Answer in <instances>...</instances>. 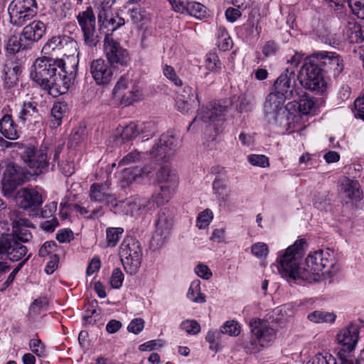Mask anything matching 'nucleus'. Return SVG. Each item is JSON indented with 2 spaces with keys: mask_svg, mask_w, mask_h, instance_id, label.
Here are the masks:
<instances>
[{
  "mask_svg": "<svg viewBox=\"0 0 364 364\" xmlns=\"http://www.w3.org/2000/svg\"><path fill=\"white\" fill-rule=\"evenodd\" d=\"M287 100L282 94L270 92L266 97L264 105V113L269 123L282 125L284 122L287 131L292 133L296 131L295 123L300 120V117L291 115L284 106Z\"/></svg>",
  "mask_w": 364,
  "mask_h": 364,
  "instance_id": "1",
  "label": "nucleus"
},
{
  "mask_svg": "<svg viewBox=\"0 0 364 364\" xmlns=\"http://www.w3.org/2000/svg\"><path fill=\"white\" fill-rule=\"evenodd\" d=\"M306 247V240L299 239L280 255L279 271L282 277L293 280L301 279L300 276L303 272L301 259Z\"/></svg>",
  "mask_w": 364,
  "mask_h": 364,
  "instance_id": "2",
  "label": "nucleus"
},
{
  "mask_svg": "<svg viewBox=\"0 0 364 364\" xmlns=\"http://www.w3.org/2000/svg\"><path fill=\"white\" fill-rule=\"evenodd\" d=\"M335 264V259L329 250H319L309 254L303 264L301 279L309 282L318 281L320 272L331 274Z\"/></svg>",
  "mask_w": 364,
  "mask_h": 364,
  "instance_id": "3",
  "label": "nucleus"
},
{
  "mask_svg": "<svg viewBox=\"0 0 364 364\" xmlns=\"http://www.w3.org/2000/svg\"><path fill=\"white\" fill-rule=\"evenodd\" d=\"M65 60L44 56L37 58L31 70V79L43 90L49 87V83L55 73L66 63Z\"/></svg>",
  "mask_w": 364,
  "mask_h": 364,
  "instance_id": "4",
  "label": "nucleus"
},
{
  "mask_svg": "<svg viewBox=\"0 0 364 364\" xmlns=\"http://www.w3.org/2000/svg\"><path fill=\"white\" fill-rule=\"evenodd\" d=\"M119 255L127 273L133 275L139 269L142 259L140 242L132 236L126 237L119 250Z\"/></svg>",
  "mask_w": 364,
  "mask_h": 364,
  "instance_id": "5",
  "label": "nucleus"
},
{
  "mask_svg": "<svg viewBox=\"0 0 364 364\" xmlns=\"http://www.w3.org/2000/svg\"><path fill=\"white\" fill-rule=\"evenodd\" d=\"M323 73L318 63L313 62L309 56L299 71L297 79L304 88L323 93L326 87Z\"/></svg>",
  "mask_w": 364,
  "mask_h": 364,
  "instance_id": "6",
  "label": "nucleus"
},
{
  "mask_svg": "<svg viewBox=\"0 0 364 364\" xmlns=\"http://www.w3.org/2000/svg\"><path fill=\"white\" fill-rule=\"evenodd\" d=\"M77 61L73 59V62H67L60 70L55 73L53 80L49 83V87L45 90L53 95L58 97L65 94L70 86L73 85L77 72Z\"/></svg>",
  "mask_w": 364,
  "mask_h": 364,
  "instance_id": "7",
  "label": "nucleus"
},
{
  "mask_svg": "<svg viewBox=\"0 0 364 364\" xmlns=\"http://www.w3.org/2000/svg\"><path fill=\"white\" fill-rule=\"evenodd\" d=\"M30 173L21 166L10 163L3 173L1 188L4 196L12 197L17 188L29 180Z\"/></svg>",
  "mask_w": 364,
  "mask_h": 364,
  "instance_id": "8",
  "label": "nucleus"
},
{
  "mask_svg": "<svg viewBox=\"0 0 364 364\" xmlns=\"http://www.w3.org/2000/svg\"><path fill=\"white\" fill-rule=\"evenodd\" d=\"M11 24L21 26L37 14L36 0H13L8 8Z\"/></svg>",
  "mask_w": 364,
  "mask_h": 364,
  "instance_id": "9",
  "label": "nucleus"
},
{
  "mask_svg": "<svg viewBox=\"0 0 364 364\" xmlns=\"http://www.w3.org/2000/svg\"><path fill=\"white\" fill-rule=\"evenodd\" d=\"M21 159L33 171L35 175H39L48 170L50 163L46 148L38 149L33 146H28L23 151Z\"/></svg>",
  "mask_w": 364,
  "mask_h": 364,
  "instance_id": "10",
  "label": "nucleus"
},
{
  "mask_svg": "<svg viewBox=\"0 0 364 364\" xmlns=\"http://www.w3.org/2000/svg\"><path fill=\"white\" fill-rule=\"evenodd\" d=\"M311 60L318 63L323 73L333 77L338 76L344 68L343 59L335 52H317L311 55Z\"/></svg>",
  "mask_w": 364,
  "mask_h": 364,
  "instance_id": "11",
  "label": "nucleus"
},
{
  "mask_svg": "<svg viewBox=\"0 0 364 364\" xmlns=\"http://www.w3.org/2000/svg\"><path fill=\"white\" fill-rule=\"evenodd\" d=\"M173 225V214L171 210L167 208L161 209L157 215L151 245L156 247H161L169 237Z\"/></svg>",
  "mask_w": 364,
  "mask_h": 364,
  "instance_id": "12",
  "label": "nucleus"
},
{
  "mask_svg": "<svg viewBox=\"0 0 364 364\" xmlns=\"http://www.w3.org/2000/svg\"><path fill=\"white\" fill-rule=\"evenodd\" d=\"M105 53L108 63L113 68L127 66L130 58L128 51L114 41L109 33H106L104 39Z\"/></svg>",
  "mask_w": 364,
  "mask_h": 364,
  "instance_id": "13",
  "label": "nucleus"
},
{
  "mask_svg": "<svg viewBox=\"0 0 364 364\" xmlns=\"http://www.w3.org/2000/svg\"><path fill=\"white\" fill-rule=\"evenodd\" d=\"M300 88L296 82L295 70L288 67L276 80L272 92L282 94L286 100H291L299 95Z\"/></svg>",
  "mask_w": 364,
  "mask_h": 364,
  "instance_id": "14",
  "label": "nucleus"
},
{
  "mask_svg": "<svg viewBox=\"0 0 364 364\" xmlns=\"http://www.w3.org/2000/svg\"><path fill=\"white\" fill-rule=\"evenodd\" d=\"M28 248L16 240L13 235H3L0 237V259L11 262L20 261L26 255Z\"/></svg>",
  "mask_w": 364,
  "mask_h": 364,
  "instance_id": "15",
  "label": "nucleus"
},
{
  "mask_svg": "<svg viewBox=\"0 0 364 364\" xmlns=\"http://www.w3.org/2000/svg\"><path fill=\"white\" fill-rule=\"evenodd\" d=\"M179 144V139L173 134H164L153 146L150 154L153 157H159L160 159L166 161L176 153Z\"/></svg>",
  "mask_w": 364,
  "mask_h": 364,
  "instance_id": "16",
  "label": "nucleus"
},
{
  "mask_svg": "<svg viewBox=\"0 0 364 364\" xmlns=\"http://www.w3.org/2000/svg\"><path fill=\"white\" fill-rule=\"evenodd\" d=\"M359 333L360 326L354 322L343 328L337 335L338 342L341 346L339 351L348 353L353 351L359 339Z\"/></svg>",
  "mask_w": 364,
  "mask_h": 364,
  "instance_id": "17",
  "label": "nucleus"
},
{
  "mask_svg": "<svg viewBox=\"0 0 364 364\" xmlns=\"http://www.w3.org/2000/svg\"><path fill=\"white\" fill-rule=\"evenodd\" d=\"M113 67L102 58L92 61L90 67L92 77L97 85H107L113 79Z\"/></svg>",
  "mask_w": 364,
  "mask_h": 364,
  "instance_id": "18",
  "label": "nucleus"
},
{
  "mask_svg": "<svg viewBox=\"0 0 364 364\" xmlns=\"http://www.w3.org/2000/svg\"><path fill=\"white\" fill-rule=\"evenodd\" d=\"M16 205L24 210H36L43 203L41 194L36 189L23 188L18 191L14 197Z\"/></svg>",
  "mask_w": 364,
  "mask_h": 364,
  "instance_id": "19",
  "label": "nucleus"
},
{
  "mask_svg": "<svg viewBox=\"0 0 364 364\" xmlns=\"http://www.w3.org/2000/svg\"><path fill=\"white\" fill-rule=\"evenodd\" d=\"M109 184L95 183L90 186V198L91 201L105 203L115 208L118 206L116 197L108 192Z\"/></svg>",
  "mask_w": 364,
  "mask_h": 364,
  "instance_id": "20",
  "label": "nucleus"
},
{
  "mask_svg": "<svg viewBox=\"0 0 364 364\" xmlns=\"http://www.w3.org/2000/svg\"><path fill=\"white\" fill-rule=\"evenodd\" d=\"M250 326L252 334L259 338L264 346L276 338L274 329L259 319L252 321Z\"/></svg>",
  "mask_w": 364,
  "mask_h": 364,
  "instance_id": "21",
  "label": "nucleus"
},
{
  "mask_svg": "<svg viewBox=\"0 0 364 364\" xmlns=\"http://www.w3.org/2000/svg\"><path fill=\"white\" fill-rule=\"evenodd\" d=\"M46 31V26L44 23L41 21H33L23 28L21 34L31 48L34 43L43 36Z\"/></svg>",
  "mask_w": 364,
  "mask_h": 364,
  "instance_id": "22",
  "label": "nucleus"
},
{
  "mask_svg": "<svg viewBox=\"0 0 364 364\" xmlns=\"http://www.w3.org/2000/svg\"><path fill=\"white\" fill-rule=\"evenodd\" d=\"M156 181L160 184L161 187L176 190L178 184V178L174 170L168 166H164L157 171Z\"/></svg>",
  "mask_w": 364,
  "mask_h": 364,
  "instance_id": "23",
  "label": "nucleus"
},
{
  "mask_svg": "<svg viewBox=\"0 0 364 364\" xmlns=\"http://www.w3.org/2000/svg\"><path fill=\"white\" fill-rule=\"evenodd\" d=\"M326 4L334 10L342 9L346 2H348L352 12L358 18L364 19V0H324Z\"/></svg>",
  "mask_w": 364,
  "mask_h": 364,
  "instance_id": "24",
  "label": "nucleus"
},
{
  "mask_svg": "<svg viewBox=\"0 0 364 364\" xmlns=\"http://www.w3.org/2000/svg\"><path fill=\"white\" fill-rule=\"evenodd\" d=\"M21 73V67L12 61L6 63L3 69L5 87L10 88L16 84Z\"/></svg>",
  "mask_w": 364,
  "mask_h": 364,
  "instance_id": "25",
  "label": "nucleus"
},
{
  "mask_svg": "<svg viewBox=\"0 0 364 364\" xmlns=\"http://www.w3.org/2000/svg\"><path fill=\"white\" fill-rule=\"evenodd\" d=\"M151 126V123H142L137 124L135 122H131L122 128L120 132V137L123 141L132 140L140 133L145 132V129L146 127H150Z\"/></svg>",
  "mask_w": 364,
  "mask_h": 364,
  "instance_id": "26",
  "label": "nucleus"
},
{
  "mask_svg": "<svg viewBox=\"0 0 364 364\" xmlns=\"http://www.w3.org/2000/svg\"><path fill=\"white\" fill-rule=\"evenodd\" d=\"M0 132L6 138L14 140L18 138L17 125L9 114H5L0 120Z\"/></svg>",
  "mask_w": 364,
  "mask_h": 364,
  "instance_id": "27",
  "label": "nucleus"
},
{
  "mask_svg": "<svg viewBox=\"0 0 364 364\" xmlns=\"http://www.w3.org/2000/svg\"><path fill=\"white\" fill-rule=\"evenodd\" d=\"M67 109V104L64 102H58L53 104L50 119V127L52 129L57 128L62 124V119L65 117Z\"/></svg>",
  "mask_w": 364,
  "mask_h": 364,
  "instance_id": "28",
  "label": "nucleus"
},
{
  "mask_svg": "<svg viewBox=\"0 0 364 364\" xmlns=\"http://www.w3.org/2000/svg\"><path fill=\"white\" fill-rule=\"evenodd\" d=\"M298 92L299 95L291 100L296 102L300 112L307 114L314 108L315 102L306 92L303 91L302 88H300Z\"/></svg>",
  "mask_w": 364,
  "mask_h": 364,
  "instance_id": "29",
  "label": "nucleus"
},
{
  "mask_svg": "<svg viewBox=\"0 0 364 364\" xmlns=\"http://www.w3.org/2000/svg\"><path fill=\"white\" fill-rule=\"evenodd\" d=\"M341 192L349 199L359 200H360V193L358 181L350 179H346L341 184Z\"/></svg>",
  "mask_w": 364,
  "mask_h": 364,
  "instance_id": "30",
  "label": "nucleus"
},
{
  "mask_svg": "<svg viewBox=\"0 0 364 364\" xmlns=\"http://www.w3.org/2000/svg\"><path fill=\"white\" fill-rule=\"evenodd\" d=\"M77 19L82 31L95 26V16L90 6L78 14Z\"/></svg>",
  "mask_w": 364,
  "mask_h": 364,
  "instance_id": "31",
  "label": "nucleus"
},
{
  "mask_svg": "<svg viewBox=\"0 0 364 364\" xmlns=\"http://www.w3.org/2000/svg\"><path fill=\"white\" fill-rule=\"evenodd\" d=\"M6 48L9 53L14 54L21 50L30 48V47L21 35L20 37L11 36L7 41Z\"/></svg>",
  "mask_w": 364,
  "mask_h": 364,
  "instance_id": "32",
  "label": "nucleus"
},
{
  "mask_svg": "<svg viewBox=\"0 0 364 364\" xmlns=\"http://www.w3.org/2000/svg\"><path fill=\"white\" fill-rule=\"evenodd\" d=\"M38 111L35 102H24L18 112V119L20 122L25 123L27 120L31 121V118H36Z\"/></svg>",
  "mask_w": 364,
  "mask_h": 364,
  "instance_id": "33",
  "label": "nucleus"
},
{
  "mask_svg": "<svg viewBox=\"0 0 364 364\" xmlns=\"http://www.w3.org/2000/svg\"><path fill=\"white\" fill-rule=\"evenodd\" d=\"M213 192L217 196L223 200H226L228 196V191L226 183V179L224 177L216 176L213 183Z\"/></svg>",
  "mask_w": 364,
  "mask_h": 364,
  "instance_id": "34",
  "label": "nucleus"
},
{
  "mask_svg": "<svg viewBox=\"0 0 364 364\" xmlns=\"http://www.w3.org/2000/svg\"><path fill=\"white\" fill-rule=\"evenodd\" d=\"M187 297L196 303H204L205 296L200 292V281H193L187 293Z\"/></svg>",
  "mask_w": 364,
  "mask_h": 364,
  "instance_id": "35",
  "label": "nucleus"
},
{
  "mask_svg": "<svg viewBox=\"0 0 364 364\" xmlns=\"http://www.w3.org/2000/svg\"><path fill=\"white\" fill-rule=\"evenodd\" d=\"M176 190L171 189L167 187H161L159 191H156L152 196L154 197L156 202L160 205H164L167 203L173 195L174 194Z\"/></svg>",
  "mask_w": 364,
  "mask_h": 364,
  "instance_id": "36",
  "label": "nucleus"
},
{
  "mask_svg": "<svg viewBox=\"0 0 364 364\" xmlns=\"http://www.w3.org/2000/svg\"><path fill=\"white\" fill-rule=\"evenodd\" d=\"M123 232L124 229L122 228H107L106 230L107 246L110 247H115Z\"/></svg>",
  "mask_w": 364,
  "mask_h": 364,
  "instance_id": "37",
  "label": "nucleus"
},
{
  "mask_svg": "<svg viewBox=\"0 0 364 364\" xmlns=\"http://www.w3.org/2000/svg\"><path fill=\"white\" fill-rule=\"evenodd\" d=\"M61 53L68 57H73L77 51V43L72 38L63 36Z\"/></svg>",
  "mask_w": 364,
  "mask_h": 364,
  "instance_id": "38",
  "label": "nucleus"
},
{
  "mask_svg": "<svg viewBox=\"0 0 364 364\" xmlns=\"http://www.w3.org/2000/svg\"><path fill=\"white\" fill-rule=\"evenodd\" d=\"M347 34L350 43H358L364 41L363 28L358 23H350Z\"/></svg>",
  "mask_w": 364,
  "mask_h": 364,
  "instance_id": "39",
  "label": "nucleus"
},
{
  "mask_svg": "<svg viewBox=\"0 0 364 364\" xmlns=\"http://www.w3.org/2000/svg\"><path fill=\"white\" fill-rule=\"evenodd\" d=\"M63 36L51 38L43 47L42 52L45 55H52L53 52L60 50L63 46Z\"/></svg>",
  "mask_w": 364,
  "mask_h": 364,
  "instance_id": "40",
  "label": "nucleus"
},
{
  "mask_svg": "<svg viewBox=\"0 0 364 364\" xmlns=\"http://www.w3.org/2000/svg\"><path fill=\"white\" fill-rule=\"evenodd\" d=\"M85 43L89 47H95L100 41L101 36L95 26L82 31Z\"/></svg>",
  "mask_w": 364,
  "mask_h": 364,
  "instance_id": "41",
  "label": "nucleus"
},
{
  "mask_svg": "<svg viewBox=\"0 0 364 364\" xmlns=\"http://www.w3.org/2000/svg\"><path fill=\"white\" fill-rule=\"evenodd\" d=\"M336 317L333 313L321 311H315L308 315V318L315 323L333 322Z\"/></svg>",
  "mask_w": 364,
  "mask_h": 364,
  "instance_id": "42",
  "label": "nucleus"
},
{
  "mask_svg": "<svg viewBox=\"0 0 364 364\" xmlns=\"http://www.w3.org/2000/svg\"><path fill=\"white\" fill-rule=\"evenodd\" d=\"M213 111L210 109L208 106L205 107H203L197 114V115L194 117L191 124L188 127V129H190V127L197 122L198 121H201L205 123L208 122H213L215 121L214 117Z\"/></svg>",
  "mask_w": 364,
  "mask_h": 364,
  "instance_id": "43",
  "label": "nucleus"
},
{
  "mask_svg": "<svg viewBox=\"0 0 364 364\" xmlns=\"http://www.w3.org/2000/svg\"><path fill=\"white\" fill-rule=\"evenodd\" d=\"M97 18L98 22L100 23V30L102 31L103 28H107L108 31H111L110 35L112 36L114 31H112V28L116 26L115 18H107V12L105 10H99Z\"/></svg>",
  "mask_w": 364,
  "mask_h": 364,
  "instance_id": "44",
  "label": "nucleus"
},
{
  "mask_svg": "<svg viewBox=\"0 0 364 364\" xmlns=\"http://www.w3.org/2000/svg\"><path fill=\"white\" fill-rule=\"evenodd\" d=\"M48 304L46 297H39L35 299L30 306L28 311L29 316H33L39 314L42 311L46 309Z\"/></svg>",
  "mask_w": 364,
  "mask_h": 364,
  "instance_id": "45",
  "label": "nucleus"
},
{
  "mask_svg": "<svg viewBox=\"0 0 364 364\" xmlns=\"http://www.w3.org/2000/svg\"><path fill=\"white\" fill-rule=\"evenodd\" d=\"M205 7L198 2L192 1L186 3V13L191 16L201 18L205 16Z\"/></svg>",
  "mask_w": 364,
  "mask_h": 364,
  "instance_id": "46",
  "label": "nucleus"
},
{
  "mask_svg": "<svg viewBox=\"0 0 364 364\" xmlns=\"http://www.w3.org/2000/svg\"><path fill=\"white\" fill-rule=\"evenodd\" d=\"M205 67L212 72H218L221 68V63L215 53L210 52L205 57Z\"/></svg>",
  "mask_w": 364,
  "mask_h": 364,
  "instance_id": "47",
  "label": "nucleus"
},
{
  "mask_svg": "<svg viewBox=\"0 0 364 364\" xmlns=\"http://www.w3.org/2000/svg\"><path fill=\"white\" fill-rule=\"evenodd\" d=\"M210 109L213 111L214 117L215 121L222 119L225 113L227 111L228 105L225 101H218L214 103H211L208 105Z\"/></svg>",
  "mask_w": 364,
  "mask_h": 364,
  "instance_id": "48",
  "label": "nucleus"
},
{
  "mask_svg": "<svg viewBox=\"0 0 364 364\" xmlns=\"http://www.w3.org/2000/svg\"><path fill=\"white\" fill-rule=\"evenodd\" d=\"M253 108V100L250 97L245 95L238 97V104L236 105L237 110L240 112H248L252 111Z\"/></svg>",
  "mask_w": 364,
  "mask_h": 364,
  "instance_id": "49",
  "label": "nucleus"
},
{
  "mask_svg": "<svg viewBox=\"0 0 364 364\" xmlns=\"http://www.w3.org/2000/svg\"><path fill=\"white\" fill-rule=\"evenodd\" d=\"M85 139V130L81 128L75 129L70 135L68 146L75 148Z\"/></svg>",
  "mask_w": 364,
  "mask_h": 364,
  "instance_id": "50",
  "label": "nucleus"
},
{
  "mask_svg": "<svg viewBox=\"0 0 364 364\" xmlns=\"http://www.w3.org/2000/svg\"><path fill=\"white\" fill-rule=\"evenodd\" d=\"M178 95L176 97L183 100H188L194 102L193 96L196 94V98L198 100V95L196 93V90L188 85H185L183 87H179L176 91Z\"/></svg>",
  "mask_w": 364,
  "mask_h": 364,
  "instance_id": "51",
  "label": "nucleus"
},
{
  "mask_svg": "<svg viewBox=\"0 0 364 364\" xmlns=\"http://www.w3.org/2000/svg\"><path fill=\"white\" fill-rule=\"evenodd\" d=\"M309 364H336V359L330 354L326 353L325 355L323 353L316 354L311 360L309 361Z\"/></svg>",
  "mask_w": 364,
  "mask_h": 364,
  "instance_id": "52",
  "label": "nucleus"
},
{
  "mask_svg": "<svg viewBox=\"0 0 364 364\" xmlns=\"http://www.w3.org/2000/svg\"><path fill=\"white\" fill-rule=\"evenodd\" d=\"M11 235H13L16 240L19 241L21 244L29 242L32 238L31 233L23 227L16 228Z\"/></svg>",
  "mask_w": 364,
  "mask_h": 364,
  "instance_id": "53",
  "label": "nucleus"
},
{
  "mask_svg": "<svg viewBox=\"0 0 364 364\" xmlns=\"http://www.w3.org/2000/svg\"><path fill=\"white\" fill-rule=\"evenodd\" d=\"M220 332L230 336H238L240 333V326L235 321H230L225 323L222 326Z\"/></svg>",
  "mask_w": 364,
  "mask_h": 364,
  "instance_id": "54",
  "label": "nucleus"
},
{
  "mask_svg": "<svg viewBox=\"0 0 364 364\" xmlns=\"http://www.w3.org/2000/svg\"><path fill=\"white\" fill-rule=\"evenodd\" d=\"M212 219V211L208 209L205 210L201 212L197 218V227L199 229L205 228L209 225Z\"/></svg>",
  "mask_w": 364,
  "mask_h": 364,
  "instance_id": "55",
  "label": "nucleus"
},
{
  "mask_svg": "<svg viewBox=\"0 0 364 364\" xmlns=\"http://www.w3.org/2000/svg\"><path fill=\"white\" fill-rule=\"evenodd\" d=\"M181 328L188 334L196 335L200 331V324L195 320H186L181 323Z\"/></svg>",
  "mask_w": 364,
  "mask_h": 364,
  "instance_id": "56",
  "label": "nucleus"
},
{
  "mask_svg": "<svg viewBox=\"0 0 364 364\" xmlns=\"http://www.w3.org/2000/svg\"><path fill=\"white\" fill-rule=\"evenodd\" d=\"M263 346L264 345L259 339L252 335L251 339L245 344V350L247 353H255L259 351Z\"/></svg>",
  "mask_w": 364,
  "mask_h": 364,
  "instance_id": "57",
  "label": "nucleus"
},
{
  "mask_svg": "<svg viewBox=\"0 0 364 364\" xmlns=\"http://www.w3.org/2000/svg\"><path fill=\"white\" fill-rule=\"evenodd\" d=\"M31 257V254H29L26 256L25 259H23L21 262H20L18 265L14 269V270L9 274L7 277V279L4 283V286L5 287H8L10 284H11L15 279V277L18 272L22 269L24 264L28 262V260Z\"/></svg>",
  "mask_w": 364,
  "mask_h": 364,
  "instance_id": "58",
  "label": "nucleus"
},
{
  "mask_svg": "<svg viewBox=\"0 0 364 364\" xmlns=\"http://www.w3.org/2000/svg\"><path fill=\"white\" fill-rule=\"evenodd\" d=\"M248 161L253 166L267 167L269 165L268 158L264 155L250 154L247 157Z\"/></svg>",
  "mask_w": 364,
  "mask_h": 364,
  "instance_id": "59",
  "label": "nucleus"
},
{
  "mask_svg": "<svg viewBox=\"0 0 364 364\" xmlns=\"http://www.w3.org/2000/svg\"><path fill=\"white\" fill-rule=\"evenodd\" d=\"M140 97V92L137 89H133L132 90L128 91L127 93L123 94L122 97V103L125 106H129L136 102Z\"/></svg>",
  "mask_w": 364,
  "mask_h": 364,
  "instance_id": "60",
  "label": "nucleus"
},
{
  "mask_svg": "<svg viewBox=\"0 0 364 364\" xmlns=\"http://www.w3.org/2000/svg\"><path fill=\"white\" fill-rule=\"evenodd\" d=\"M252 253L257 257H265L268 255L269 249L267 245L264 242H257L251 247Z\"/></svg>",
  "mask_w": 364,
  "mask_h": 364,
  "instance_id": "61",
  "label": "nucleus"
},
{
  "mask_svg": "<svg viewBox=\"0 0 364 364\" xmlns=\"http://www.w3.org/2000/svg\"><path fill=\"white\" fill-rule=\"evenodd\" d=\"M139 210H144L145 211L154 210L160 205L156 202L154 197L151 196L150 198H143L139 201Z\"/></svg>",
  "mask_w": 364,
  "mask_h": 364,
  "instance_id": "62",
  "label": "nucleus"
},
{
  "mask_svg": "<svg viewBox=\"0 0 364 364\" xmlns=\"http://www.w3.org/2000/svg\"><path fill=\"white\" fill-rule=\"evenodd\" d=\"M29 347L37 356H45V347L40 339H31L29 342Z\"/></svg>",
  "mask_w": 364,
  "mask_h": 364,
  "instance_id": "63",
  "label": "nucleus"
},
{
  "mask_svg": "<svg viewBox=\"0 0 364 364\" xmlns=\"http://www.w3.org/2000/svg\"><path fill=\"white\" fill-rule=\"evenodd\" d=\"M354 114L355 117L364 120V93L354 102Z\"/></svg>",
  "mask_w": 364,
  "mask_h": 364,
  "instance_id": "64",
  "label": "nucleus"
}]
</instances>
